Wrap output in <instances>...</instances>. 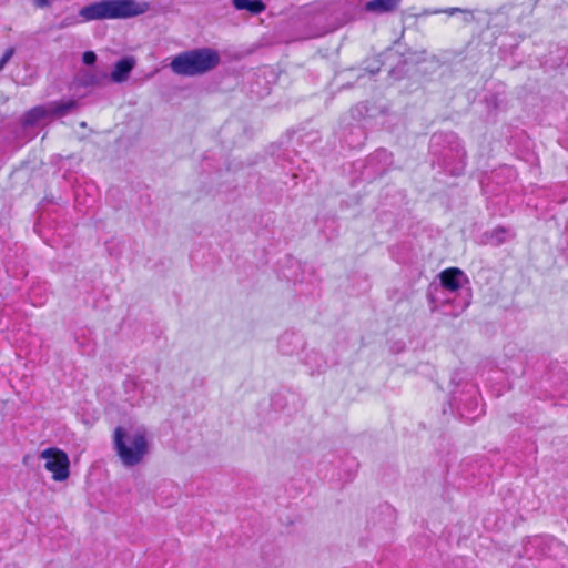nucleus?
<instances>
[{
	"instance_id": "nucleus-7",
	"label": "nucleus",
	"mask_w": 568,
	"mask_h": 568,
	"mask_svg": "<svg viewBox=\"0 0 568 568\" xmlns=\"http://www.w3.org/2000/svg\"><path fill=\"white\" fill-rule=\"evenodd\" d=\"M41 458L45 460L44 468L52 473L55 481H63L70 475V460L63 450L59 448H47L41 453Z\"/></svg>"
},
{
	"instance_id": "nucleus-20",
	"label": "nucleus",
	"mask_w": 568,
	"mask_h": 568,
	"mask_svg": "<svg viewBox=\"0 0 568 568\" xmlns=\"http://www.w3.org/2000/svg\"><path fill=\"white\" fill-rule=\"evenodd\" d=\"M106 78V73H102L100 75L92 73L90 71L80 72L78 74V83L83 88L99 85L102 79Z\"/></svg>"
},
{
	"instance_id": "nucleus-1",
	"label": "nucleus",
	"mask_w": 568,
	"mask_h": 568,
	"mask_svg": "<svg viewBox=\"0 0 568 568\" xmlns=\"http://www.w3.org/2000/svg\"><path fill=\"white\" fill-rule=\"evenodd\" d=\"M148 9L146 2L136 0H100L82 7L78 13L80 20L74 16L65 17L59 28H69L80 21L129 19L145 13Z\"/></svg>"
},
{
	"instance_id": "nucleus-24",
	"label": "nucleus",
	"mask_w": 568,
	"mask_h": 568,
	"mask_svg": "<svg viewBox=\"0 0 568 568\" xmlns=\"http://www.w3.org/2000/svg\"><path fill=\"white\" fill-rule=\"evenodd\" d=\"M13 53V48H9L4 51L3 55L0 58V70H2L6 67L9 60L12 58Z\"/></svg>"
},
{
	"instance_id": "nucleus-4",
	"label": "nucleus",
	"mask_w": 568,
	"mask_h": 568,
	"mask_svg": "<svg viewBox=\"0 0 568 568\" xmlns=\"http://www.w3.org/2000/svg\"><path fill=\"white\" fill-rule=\"evenodd\" d=\"M221 55L217 50L209 47L183 51L170 62L173 73L182 77L203 75L217 68Z\"/></svg>"
},
{
	"instance_id": "nucleus-11",
	"label": "nucleus",
	"mask_w": 568,
	"mask_h": 568,
	"mask_svg": "<svg viewBox=\"0 0 568 568\" xmlns=\"http://www.w3.org/2000/svg\"><path fill=\"white\" fill-rule=\"evenodd\" d=\"M304 346L305 339L298 332L286 331L278 338V351L286 356L298 354Z\"/></svg>"
},
{
	"instance_id": "nucleus-10",
	"label": "nucleus",
	"mask_w": 568,
	"mask_h": 568,
	"mask_svg": "<svg viewBox=\"0 0 568 568\" xmlns=\"http://www.w3.org/2000/svg\"><path fill=\"white\" fill-rule=\"evenodd\" d=\"M505 357L501 369L511 376H521L525 374L526 354L515 345L505 347Z\"/></svg>"
},
{
	"instance_id": "nucleus-12",
	"label": "nucleus",
	"mask_w": 568,
	"mask_h": 568,
	"mask_svg": "<svg viewBox=\"0 0 568 568\" xmlns=\"http://www.w3.org/2000/svg\"><path fill=\"white\" fill-rule=\"evenodd\" d=\"M136 64L135 58L126 55L114 63L110 73V79L114 83H123L126 81Z\"/></svg>"
},
{
	"instance_id": "nucleus-14",
	"label": "nucleus",
	"mask_w": 568,
	"mask_h": 568,
	"mask_svg": "<svg viewBox=\"0 0 568 568\" xmlns=\"http://www.w3.org/2000/svg\"><path fill=\"white\" fill-rule=\"evenodd\" d=\"M366 140V131L359 123L351 125L344 133V142L351 149H359Z\"/></svg>"
},
{
	"instance_id": "nucleus-9",
	"label": "nucleus",
	"mask_w": 568,
	"mask_h": 568,
	"mask_svg": "<svg viewBox=\"0 0 568 568\" xmlns=\"http://www.w3.org/2000/svg\"><path fill=\"white\" fill-rule=\"evenodd\" d=\"M437 277L439 280L437 285H440L455 295H459L458 292L469 283L467 275L458 267L446 268L442 271Z\"/></svg>"
},
{
	"instance_id": "nucleus-16",
	"label": "nucleus",
	"mask_w": 568,
	"mask_h": 568,
	"mask_svg": "<svg viewBox=\"0 0 568 568\" xmlns=\"http://www.w3.org/2000/svg\"><path fill=\"white\" fill-rule=\"evenodd\" d=\"M45 118H49L47 104L37 105L23 114L21 124L23 128H33Z\"/></svg>"
},
{
	"instance_id": "nucleus-18",
	"label": "nucleus",
	"mask_w": 568,
	"mask_h": 568,
	"mask_svg": "<svg viewBox=\"0 0 568 568\" xmlns=\"http://www.w3.org/2000/svg\"><path fill=\"white\" fill-rule=\"evenodd\" d=\"M530 544L540 549L541 556H549V551L557 548H562V544L552 537L535 538Z\"/></svg>"
},
{
	"instance_id": "nucleus-8",
	"label": "nucleus",
	"mask_w": 568,
	"mask_h": 568,
	"mask_svg": "<svg viewBox=\"0 0 568 568\" xmlns=\"http://www.w3.org/2000/svg\"><path fill=\"white\" fill-rule=\"evenodd\" d=\"M393 164V154L386 149H377L372 153L363 166L362 176L364 180L373 181L383 176Z\"/></svg>"
},
{
	"instance_id": "nucleus-2",
	"label": "nucleus",
	"mask_w": 568,
	"mask_h": 568,
	"mask_svg": "<svg viewBox=\"0 0 568 568\" xmlns=\"http://www.w3.org/2000/svg\"><path fill=\"white\" fill-rule=\"evenodd\" d=\"M429 150L448 174L459 176L466 168V150L454 132H438L430 138Z\"/></svg>"
},
{
	"instance_id": "nucleus-3",
	"label": "nucleus",
	"mask_w": 568,
	"mask_h": 568,
	"mask_svg": "<svg viewBox=\"0 0 568 568\" xmlns=\"http://www.w3.org/2000/svg\"><path fill=\"white\" fill-rule=\"evenodd\" d=\"M450 382L455 385L448 403L452 413L456 410L459 418L466 422L476 420L484 414L478 386L473 382L465 381L460 372H455Z\"/></svg>"
},
{
	"instance_id": "nucleus-23",
	"label": "nucleus",
	"mask_w": 568,
	"mask_h": 568,
	"mask_svg": "<svg viewBox=\"0 0 568 568\" xmlns=\"http://www.w3.org/2000/svg\"><path fill=\"white\" fill-rule=\"evenodd\" d=\"M82 62L83 64L85 65H94V63L97 62V54L95 52L93 51H85L83 54H82Z\"/></svg>"
},
{
	"instance_id": "nucleus-5",
	"label": "nucleus",
	"mask_w": 568,
	"mask_h": 568,
	"mask_svg": "<svg viewBox=\"0 0 568 568\" xmlns=\"http://www.w3.org/2000/svg\"><path fill=\"white\" fill-rule=\"evenodd\" d=\"M113 449L125 467H134L142 463L149 452V442L145 432H128L118 426L113 432Z\"/></svg>"
},
{
	"instance_id": "nucleus-6",
	"label": "nucleus",
	"mask_w": 568,
	"mask_h": 568,
	"mask_svg": "<svg viewBox=\"0 0 568 568\" xmlns=\"http://www.w3.org/2000/svg\"><path fill=\"white\" fill-rule=\"evenodd\" d=\"M427 300L430 312L457 317L469 306L470 293L467 292L464 296L455 295L437 285V282H433L427 288Z\"/></svg>"
},
{
	"instance_id": "nucleus-15",
	"label": "nucleus",
	"mask_w": 568,
	"mask_h": 568,
	"mask_svg": "<svg viewBox=\"0 0 568 568\" xmlns=\"http://www.w3.org/2000/svg\"><path fill=\"white\" fill-rule=\"evenodd\" d=\"M400 1L402 0H371L365 3L364 10L377 14L388 13L395 11L399 7Z\"/></svg>"
},
{
	"instance_id": "nucleus-13",
	"label": "nucleus",
	"mask_w": 568,
	"mask_h": 568,
	"mask_svg": "<svg viewBox=\"0 0 568 568\" xmlns=\"http://www.w3.org/2000/svg\"><path fill=\"white\" fill-rule=\"evenodd\" d=\"M79 103L74 99L52 101L47 103L48 113L50 118H63L74 112Z\"/></svg>"
},
{
	"instance_id": "nucleus-25",
	"label": "nucleus",
	"mask_w": 568,
	"mask_h": 568,
	"mask_svg": "<svg viewBox=\"0 0 568 568\" xmlns=\"http://www.w3.org/2000/svg\"><path fill=\"white\" fill-rule=\"evenodd\" d=\"M33 4L37 8H49L51 6V0H33Z\"/></svg>"
},
{
	"instance_id": "nucleus-19",
	"label": "nucleus",
	"mask_w": 568,
	"mask_h": 568,
	"mask_svg": "<svg viewBox=\"0 0 568 568\" xmlns=\"http://www.w3.org/2000/svg\"><path fill=\"white\" fill-rule=\"evenodd\" d=\"M305 365L310 366L311 374L323 372L327 364L320 352L312 351L305 357Z\"/></svg>"
},
{
	"instance_id": "nucleus-22",
	"label": "nucleus",
	"mask_w": 568,
	"mask_h": 568,
	"mask_svg": "<svg viewBox=\"0 0 568 568\" xmlns=\"http://www.w3.org/2000/svg\"><path fill=\"white\" fill-rule=\"evenodd\" d=\"M507 234H508V230H506L505 227L498 226L491 231L490 240L494 244L499 245L506 241Z\"/></svg>"
},
{
	"instance_id": "nucleus-21",
	"label": "nucleus",
	"mask_w": 568,
	"mask_h": 568,
	"mask_svg": "<svg viewBox=\"0 0 568 568\" xmlns=\"http://www.w3.org/2000/svg\"><path fill=\"white\" fill-rule=\"evenodd\" d=\"M433 13H435V14L446 13L448 16H454L456 13H464V14H466V17L464 18L466 23H470V22L474 21V16H473V12L470 10L462 9V8H457V7H449V8H445V9H436V10L433 11Z\"/></svg>"
},
{
	"instance_id": "nucleus-17",
	"label": "nucleus",
	"mask_w": 568,
	"mask_h": 568,
	"mask_svg": "<svg viewBox=\"0 0 568 568\" xmlns=\"http://www.w3.org/2000/svg\"><path fill=\"white\" fill-rule=\"evenodd\" d=\"M232 6L237 11H246L252 16L261 14L266 10L263 0H232Z\"/></svg>"
}]
</instances>
